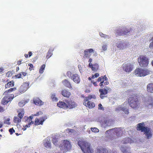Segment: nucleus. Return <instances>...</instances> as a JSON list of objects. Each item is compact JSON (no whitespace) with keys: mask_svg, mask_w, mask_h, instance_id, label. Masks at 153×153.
Wrapping results in <instances>:
<instances>
[{"mask_svg":"<svg viewBox=\"0 0 153 153\" xmlns=\"http://www.w3.org/2000/svg\"><path fill=\"white\" fill-rule=\"evenodd\" d=\"M138 95L134 94L128 99V102L130 106L132 108L136 109L139 107L140 103L138 100Z\"/></svg>","mask_w":153,"mask_h":153,"instance_id":"obj_1","label":"nucleus"},{"mask_svg":"<svg viewBox=\"0 0 153 153\" xmlns=\"http://www.w3.org/2000/svg\"><path fill=\"white\" fill-rule=\"evenodd\" d=\"M78 145L80 147L84 153H92L93 151L91 149L90 144L88 142L82 140H79Z\"/></svg>","mask_w":153,"mask_h":153,"instance_id":"obj_2","label":"nucleus"},{"mask_svg":"<svg viewBox=\"0 0 153 153\" xmlns=\"http://www.w3.org/2000/svg\"><path fill=\"white\" fill-rule=\"evenodd\" d=\"M144 123H141L137 125V130L141 131L142 132H144L147 138L149 139L152 137V134L151 132V129L147 127L143 126Z\"/></svg>","mask_w":153,"mask_h":153,"instance_id":"obj_3","label":"nucleus"},{"mask_svg":"<svg viewBox=\"0 0 153 153\" xmlns=\"http://www.w3.org/2000/svg\"><path fill=\"white\" fill-rule=\"evenodd\" d=\"M96 97L95 95H90L85 97L83 100V104L87 107L89 108H92L95 106V103L90 100L92 99H96Z\"/></svg>","mask_w":153,"mask_h":153,"instance_id":"obj_4","label":"nucleus"},{"mask_svg":"<svg viewBox=\"0 0 153 153\" xmlns=\"http://www.w3.org/2000/svg\"><path fill=\"white\" fill-rule=\"evenodd\" d=\"M152 73V71L148 69L137 68L134 71L135 75L137 76H144Z\"/></svg>","mask_w":153,"mask_h":153,"instance_id":"obj_5","label":"nucleus"},{"mask_svg":"<svg viewBox=\"0 0 153 153\" xmlns=\"http://www.w3.org/2000/svg\"><path fill=\"white\" fill-rule=\"evenodd\" d=\"M138 62L139 65L142 67H146L148 65L149 61L148 58L143 55L140 56L138 59Z\"/></svg>","mask_w":153,"mask_h":153,"instance_id":"obj_6","label":"nucleus"},{"mask_svg":"<svg viewBox=\"0 0 153 153\" xmlns=\"http://www.w3.org/2000/svg\"><path fill=\"white\" fill-rule=\"evenodd\" d=\"M59 147L61 150L64 151L69 150L71 148V145L70 142L67 140H64L63 143L60 145Z\"/></svg>","mask_w":153,"mask_h":153,"instance_id":"obj_7","label":"nucleus"},{"mask_svg":"<svg viewBox=\"0 0 153 153\" xmlns=\"http://www.w3.org/2000/svg\"><path fill=\"white\" fill-rule=\"evenodd\" d=\"M130 31L129 29H128L125 27H122L116 30V35L117 36H118L128 35Z\"/></svg>","mask_w":153,"mask_h":153,"instance_id":"obj_8","label":"nucleus"},{"mask_svg":"<svg viewBox=\"0 0 153 153\" xmlns=\"http://www.w3.org/2000/svg\"><path fill=\"white\" fill-rule=\"evenodd\" d=\"M113 131V133L114 134H116L117 136L118 137V136L120 135V133L121 131V129L120 128H112L111 129H109L107 130L105 132V134H109L108 132H111V131Z\"/></svg>","mask_w":153,"mask_h":153,"instance_id":"obj_9","label":"nucleus"},{"mask_svg":"<svg viewBox=\"0 0 153 153\" xmlns=\"http://www.w3.org/2000/svg\"><path fill=\"white\" fill-rule=\"evenodd\" d=\"M47 119L46 117H42L39 119L36 118L34 123L35 126L42 125L44 122Z\"/></svg>","mask_w":153,"mask_h":153,"instance_id":"obj_10","label":"nucleus"},{"mask_svg":"<svg viewBox=\"0 0 153 153\" xmlns=\"http://www.w3.org/2000/svg\"><path fill=\"white\" fill-rule=\"evenodd\" d=\"M11 95L13 96V98H11V99L10 98V96L9 94L7 95L4 97L1 100V103L3 105H5L10 101L13 99V94Z\"/></svg>","mask_w":153,"mask_h":153,"instance_id":"obj_11","label":"nucleus"},{"mask_svg":"<svg viewBox=\"0 0 153 153\" xmlns=\"http://www.w3.org/2000/svg\"><path fill=\"white\" fill-rule=\"evenodd\" d=\"M123 69L126 72H129L132 71L133 66L130 63H127L124 65L123 66Z\"/></svg>","mask_w":153,"mask_h":153,"instance_id":"obj_12","label":"nucleus"},{"mask_svg":"<svg viewBox=\"0 0 153 153\" xmlns=\"http://www.w3.org/2000/svg\"><path fill=\"white\" fill-rule=\"evenodd\" d=\"M29 84L27 83H24L21 86L19 89V92L20 93L25 92L28 88Z\"/></svg>","mask_w":153,"mask_h":153,"instance_id":"obj_13","label":"nucleus"},{"mask_svg":"<svg viewBox=\"0 0 153 153\" xmlns=\"http://www.w3.org/2000/svg\"><path fill=\"white\" fill-rule=\"evenodd\" d=\"M94 51L92 49H87L84 51V55L83 57L84 58H89L91 55V53Z\"/></svg>","mask_w":153,"mask_h":153,"instance_id":"obj_14","label":"nucleus"},{"mask_svg":"<svg viewBox=\"0 0 153 153\" xmlns=\"http://www.w3.org/2000/svg\"><path fill=\"white\" fill-rule=\"evenodd\" d=\"M65 102L67 106V108H72L76 106V105L75 102H72L71 100H65Z\"/></svg>","mask_w":153,"mask_h":153,"instance_id":"obj_15","label":"nucleus"},{"mask_svg":"<svg viewBox=\"0 0 153 153\" xmlns=\"http://www.w3.org/2000/svg\"><path fill=\"white\" fill-rule=\"evenodd\" d=\"M100 94V97L102 99L106 97V96L105 95L108 93V91L105 89H100L99 90Z\"/></svg>","mask_w":153,"mask_h":153,"instance_id":"obj_16","label":"nucleus"},{"mask_svg":"<svg viewBox=\"0 0 153 153\" xmlns=\"http://www.w3.org/2000/svg\"><path fill=\"white\" fill-rule=\"evenodd\" d=\"M73 81L76 83L78 84L80 81L79 76L77 74H73L72 76Z\"/></svg>","mask_w":153,"mask_h":153,"instance_id":"obj_17","label":"nucleus"},{"mask_svg":"<svg viewBox=\"0 0 153 153\" xmlns=\"http://www.w3.org/2000/svg\"><path fill=\"white\" fill-rule=\"evenodd\" d=\"M147 91L150 93H153V83L150 82L147 85Z\"/></svg>","mask_w":153,"mask_h":153,"instance_id":"obj_18","label":"nucleus"},{"mask_svg":"<svg viewBox=\"0 0 153 153\" xmlns=\"http://www.w3.org/2000/svg\"><path fill=\"white\" fill-rule=\"evenodd\" d=\"M33 102L36 105H43L44 103V102L38 97L33 99Z\"/></svg>","mask_w":153,"mask_h":153,"instance_id":"obj_19","label":"nucleus"},{"mask_svg":"<svg viewBox=\"0 0 153 153\" xmlns=\"http://www.w3.org/2000/svg\"><path fill=\"white\" fill-rule=\"evenodd\" d=\"M57 106L59 107L63 108L64 109L67 108V106L66 105L65 101V102L59 101L57 103Z\"/></svg>","mask_w":153,"mask_h":153,"instance_id":"obj_20","label":"nucleus"},{"mask_svg":"<svg viewBox=\"0 0 153 153\" xmlns=\"http://www.w3.org/2000/svg\"><path fill=\"white\" fill-rule=\"evenodd\" d=\"M107 150L105 148L99 147L97 148V153H108Z\"/></svg>","mask_w":153,"mask_h":153,"instance_id":"obj_21","label":"nucleus"},{"mask_svg":"<svg viewBox=\"0 0 153 153\" xmlns=\"http://www.w3.org/2000/svg\"><path fill=\"white\" fill-rule=\"evenodd\" d=\"M62 95L64 97L68 98L71 94V93L66 89L63 90L61 92Z\"/></svg>","mask_w":153,"mask_h":153,"instance_id":"obj_22","label":"nucleus"},{"mask_svg":"<svg viewBox=\"0 0 153 153\" xmlns=\"http://www.w3.org/2000/svg\"><path fill=\"white\" fill-rule=\"evenodd\" d=\"M62 82L63 85L70 89H72V87L70 82L67 79H64L62 81Z\"/></svg>","mask_w":153,"mask_h":153,"instance_id":"obj_23","label":"nucleus"},{"mask_svg":"<svg viewBox=\"0 0 153 153\" xmlns=\"http://www.w3.org/2000/svg\"><path fill=\"white\" fill-rule=\"evenodd\" d=\"M99 66L97 63H95L92 64L89 67L91 69V70L94 71H96L99 69Z\"/></svg>","mask_w":153,"mask_h":153,"instance_id":"obj_24","label":"nucleus"},{"mask_svg":"<svg viewBox=\"0 0 153 153\" xmlns=\"http://www.w3.org/2000/svg\"><path fill=\"white\" fill-rule=\"evenodd\" d=\"M133 140L129 137L123 139L121 141L122 144H124L128 143H133Z\"/></svg>","mask_w":153,"mask_h":153,"instance_id":"obj_25","label":"nucleus"},{"mask_svg":"<svg viewBox=\"0 0 153 153\" xmlns=\"http://www.w3.org/2000/svg\"><path fill=\"white\" fill-rule=\"evenodd\" d=\"M14 83L13 80H12L8 82L7 84L5 85V87L6 88H10L14 86Z\"/></svg>","mask_w":153,"mask_h":153,"instance_id":"obj_26","label":"nucleus"},{"mask_svg":"<svg viewBox=\"0 0 153 153\" xmlns=\"http://www.w3.org/2000/svg\"><path fill=\"white\" fill-rule=\"evenodd\" d=\"M120 150L123 153H130V149L129 148H127L125 149L124 147H122Z\"/></svg>","mask_w":153,"mask_h":153,"instance_id":"obj_27","label":"nucleus"},{"mask_svg":"<svg viewBox=\"0 0 153 153\" xmlns=\"http://www.w3.org/2000/svg\"><path fill=\"white\" fill-rule=\"evenodd\" d=\"M34 124V122L33 121H31L29 123H28V124L26 125L25 126H23L24 128H22V130L23 131H25L26 129L27 128H29L30 127V126L32 124Z\"/></svg>","mask_w":153,"mask_h":153,"instance_id":"obj_28","label":"nucleus"},{"mask_svg":"<svg viewBox=\"0 0 153 153\" xmlns=\"http://www.w3.org/2000/svg\"><path fill=\"white\" fill-rule=\"evenodd\" d=\"M24 111L23 109H22L21 110L20 112H19L18 114V117H20L21 119H22L23 116H24Z\"/></svg>","mask_w":153,"mask_h":153,"instance_id":"obj_29","label":"nucleus"},{"mask_svg":"<svg viewBox=\"0 0 153 153\" xmlns=\"http://www.w3.org/2000/svg\"><path fill=\"white\" fill-rule=\"evenodd\" d=\"M44 145L46 148H49L51 147V142L49 141H46L44 142Z\"/></svg>","mask_w":153,"mask_h":153,"instance_id":"obj_30","label":"nucleus"},{"mask_svg":"<svg viewBox=\"0 0 153 153\" xmlns=\"http://www.w3.org/2000/svg\"><path fill=\"white\" fill-rule=\"evenodd\" d=\"M16 89V88H11L9 89L6 91L4 93V94H7L8 93L12 92L13 91H15Z\"/></svg>","mask_w":153,"mask_h":153,"instance_id":"obj_31","label":"nucleus"},{"mask_svg":"<svg viewBox=\"0 0 153 153\" xmlns=\"http://www.w3.org/2000/svg\"><path fill=\"white\" fill-rule=\"evenodd\" d=\"M45 67V64H43L41 66L39 71L40 74H42L43 73Z\"/></svg>","mask_w":153,"mask_h":153,"instance_id":"obj_32","label":"nucleus"},{"mask_svg":"<svg viewBox=\"0 0 153 153\" xmlns=\"http://www.w3.org/2000/svg\"><path fill=\"white\" fill-rule=\"evenodd\" d=\"M21 120V119L20 117H15L13 119V122L15 123H20Z\"/></svg>","mask_w":153,"mask_h":153,"instance_id":"obj_33","label":"nucleus"},{"mask_svg":"<svg viewBox=\"0 0 153 153\" xmlns=\"http://www.w3.org/2000/svg\"><path fill=\"white\" fill-rule=\"evenodd\" d=\"M53 51V49L51 50H49L47 54V55L46 56V58L48 59L52 55V52Z\"/></svg>","mask_w":153,"mask_h":153,"instance_id":"obj_34","label":"nucleus"},{"mask_svg":"<svg viewBox=\"0 0 153 153\" xmlns=\"http://www.w3.org/2000/svg\"><path fill=\"white\" fill-rule=\"evenodd\" d=\"M51 97L53 101H57L58 100V99L56 97L55 94H51Z\"/></svg>","mask_w":153,"mask_h":153,"instance_id":"obj_35","label":"nucleus"},{"mask_svg":"<svg viewBox=\"0 0 153 153\" xmlns=\"http://www.w3.org/2000/svg\"><path fill=\"white\" fill-rule=\"evenodd\" d=\"M52 143L55 146L57 145V142H58L57 139L56 138H53L52 140Z\"/></svg>","mask_w":153,"mask_h":153,"instance_id":"obj_36","label":"nucleus"},{"mask_svg":"<svg viewBox=\"0 0 153 153\" xmlns=\"http://www.w3.org/2000/svg\"><path fill=\"white\" fill-rule=\"evenodd\" d=\"M91 130L92 132L94 133H98L99 132V130L96 127L91 128Z\"/></svg>","mask_w":153,"mask_h":153,"instance_id":"obj_37","label":"nucleus"},{"mask_svg":"<svg viewBox=\"0 0 153 153\" xmlns=\"http://www.w3.org/2000/svg\"><path fill=\"white\" fill-rule=\"evenodd\" d=\"M32 55V52L31 51H29L28 52V55L27 54H25L24 56L26 58H27L28 57H30Z\"/></svg>","mask_w":153,"mask_h":153,"instance_id":"obj_38","label":"nucleus"},{"mask_svg":"<svg viewBox=\"0 0 153 153\" xmlns=\"http://www.w3.org/2000/svg\"><path fill=\"white\" fill-rule=\"evenodd\" d=\"M10 120V119L9 118H8L6 119L5 121L4 122V123L8 125H10V123L9 122Z\"/></svg>","mask_w":153,"mask_h":153,"instance_id":"obj_39","label":"nucleus"},{"mask_svg":"<svg viewBox=\"0 0 153 153\" xmlns=\"http://www.w3.org/2000/svg\"><path fill=\"white\" fill-rule=\"evenodd\" d=\"M43 114V113L41 111H39L37 112L36 114H33V115L34 116H38L39 115H42Z\"/></svg>","mask_w":153,"mask_h":153,"instance_id":"obj_40","label":"nucleus"},{"mask_svg":"<svg viewBox=\"0 0 153 153\" xmlns=\"http://www.w3.org/2000/svg\"><path fill=\"white\" fill-rule=\"evenodd\" d=\"M99 76V74L98 73H96L94 75H92V78L94 79L95 78H97Z\"/></svg>","mask_w":153,"mask_h":153,"instance_id":"obj_41","label":"nucleus"},{"mask_svg":"<svg viewBox=\"0 0 153 153\" xmlns=\"http://www.w3.org/2000/svg\"><path fill=\"white\" fill-rule=\"evenodd\" d=\"M117 47L118 48L120 49H122L124 48V46H123V44L121 43L118 44L117 45Z\"/></svg>","mask_w":153,"mask_h":153,"instance_id":"obj_42","label":"nucleus"},{"mask_svg":"<svg viewBox=\"0 0 153 153\" xmlns=\"http://www.w3.org/2000/svg\"><path fill=\"white\" fill-rule=\"evenodd\" d=\"M12 74L10 71H8L6 74V76L8 77H10L12 76Z\"/></svg>","mask_w":153,"mask_h":153,"instance_id":"obj_43","label":"nucleus"},{"mask_svg":"<svg viewBox=\"0 0 153 153\" xmlns=\"http://www.w3.org/2000/svg\"><path fill=\"white\" fill-rule=\"evenodd\" d=\"M10 134H12L13 132H15V131L13 128H10L9 130Z\"/></svg>","mask_w":153,"mask_h":153,"instance_id":"obj_44","label":"nucleus"},{"mask_svg":"<svg viewBox=\"0 0 153 153\" xmlns=\"http://www.w3.org/2000/svg\"><path fill=\"white\" fill-rule=\"evenodd\" d=\"M66 131H68V133H73L74 131L73 129H67Z\"/></svg>","mask_w":153,"mask_h":153,"instance_id":"obj_45","label":"nucleus"},{"mask_svg":"<svg viewBox=\"0 0 153 153\" xmlns=\"http://www.w3.org/2000/svg\"><path fill=\"white\" fill-rule=\"evenodd\" d=\"M98 109L100 110H104V108L102 106V105L101 103H100L98 105Z\"/></svg>","mask_w":153,"mask_h":153,"instance_id":"obj_46","label":"nucleus"},{"mask_svg":"<svg viewBox=\"0 0 153 153\" xmlns=\"http://www.w3.org/2000/svg\"><path fill=\"white\" fill-rule=\"evenodd\" d=\"M99 34H100V36H101V37H103L105 38H107V37L108 36L107 35L104 34L102 33H100Z\"/></svg>","mask_w":153,"mask_h":153,"instance_id":"obj_47","label":"nucleus"},{"mask_svg":"<svg viewBox=\"0 0 153 153\" xmlns=\"http://www.w3.org/2000/svg\"><path fill=\"white\" fill-rule=\"evenodd\" d=\"M152 42H151L149 45V47L152 49H153V37H152Z\"/></svg>","mask_w":153,"mask_h":153,"instance_id":"obj_48","label":"nucleus"},{"mask_svg":"<svg viewBox=\"0 0 153 153\" xmlns=\"http://www.w3.org/2000/svg\"><path fill=\"white\" fill-rule=\"evenodd\" d=\"M28 66L30 67L29 68V69L30 71L31 70H32V68L33 67V65L31 63L28 64Z\"/></svg>","mask_w":153,"mask_h":153,"instance_id":"obj_49","label":"nucleus"},{"mask_svg":"<svg viewBox=\"0 0 153 153\" xmlns=\"http://www.w3.org/2000/svg\"><path fill=\"white\" fill-rule=\"evenodd\" d=\"M92 61V59L91 58H90L89 59L88 62H89V64L88 65V66L89 67L90 66H91V65L92 64L91 63V62Z\"/></svg>","mask_w":153,"mask_h":153,"instance_id":"obj_50","label":"nucleus"},{"mask_svg":"<svg viewBox=\"0 0 153 153\" xmlns=\"http://www.w3.org/2000/svg\"><path fill=\"white\" fill-rule=\"evenodd\" d=\"M102 78L103 79L102 80H104V81H107L108 79L105 75L104 76H102Z\"/></svg>","mask_w":153,"mask_h":153,"instance_id":"obj_51","label":"nucleus"},{"mask_svg":"<svg viewBox=\"0 0 153 153\" xmlns=\"http://www.w3.org/2000/svg\"><path fill=\"white\" fill-rule=\"evenodd\" d=\"M18 105L20 107H22L24 105V104L23 102H20L18 103Z\"/></svg>","mask_w":153,"mask_h":153,"instance_id":"obj_52","label":"nucleus"},{"mask_svg":"<svg viewBox=\"0 0 153 153\" xmlns=\"http://www.w3.org/2000/svg\"><path fill=\"white\" fill-rule=\"evenodd\" d=\"M4 110H5L4 108L1 106H0V112H4Z\"/></svg>","mask_w":153,"mask_h":153,"instance_id":"obj_53","label":"nucleus"},{"mask_svg":"<svg viewBox=\"0 0 153 153\" xmlns=\"http://www.w3.org/2000/svg\"><path fill=\"white\" fill-rule=\"evenodd\" d=\"M22 76V74H18L16 75V77L18 78H21Z\"/></svg>","mask_w":153,"mask_h":153,"instance_id":"obj_54","label":"nucleus"},{"mask_svg":"<svg viewBox=\"0 0 153 153\" xmlns=\"http://www.w3.org/2000/svg\"><path fill=\"white\" fill-rule=\"evenodd\" d=\"M66 75L70 77L71 76V73L70 71H68Z\"/></svg>","mask_w":153,"mask_h":153,"instance_id":"obj_55","label":"nucleus"},{"mask_svg":"<svg viewBox=\"0 0 153 153\" xmlns=\"http://www.w3.org/2000/svg\"><path fill=\"white\" fill-rule=\"evenodd\" d=\"M33 115V114H32L31 116H30L28 118V119H29L30 121H32V120L33 118V117L34 116Z\"/></svg>","mask_w":153,"mask_h":153,"instance_id":"obj_56","label":"nucleus"},{"mask_svg":"<svg viewBox=\"0 0 153 153\" xmlns=\"http://www.w3.org/2000/svg\"><path fill=\"white\" fill-rule=\"evenodd\" d=\"M104 82V80H102V81H101L99 85L101 86V87H103V84Z\"/></svg>","mask_w":153,"mask_h":153,"instance_id":"obj_57","label":"nucleus"},{"mask_svg":"<svg viewBox=\"0 0 153 153\" xmlns=\"http://www.w3.org/2000/svg\"><path fill=\"white\" fill-rule=\"evenodd\" d=\"M37 59L38 57L37 56H36L34 58L32 59V62H34Z\"/></svg>","mask_w":153,"mask_h":153,"instance_id":"obj_58","label":"nucleus"},{"mask_svg":"<svg viewBox=\"0 0 153 153\" xmlns=\"http://www.w3.org/2000/svg\"><path fill=\"white\" fill-rule=\"evenodd\" d=\"M124 111L125 112V113L126 114H128L129 113L128 110L127 109H125L124 110Z\"/></svg>","mask_w":153,"mask_h":153,"instance_id":"obj_59","label":"nucleus"},{"mask_svg":"<svg viewBox=\"0 0 153 153\" xmlns=\"http://www.w3.org/2000/svg\"><path fill=\"white\" fill-rule=\"evenodd\" d=\"M102 49L104 51H105L107 49V46L106 45H103L102 46Z\"/></svg>","mask_w":153,"mask_h":153,"instance_id":"obj_60","label":"nucleus"},{"mask_svg":"<svg viewBox=\"0 0 153 153\" xmlns=\"http://www.w3.org/2000/svg\"><path fill=\"white\" fill-rule=\"evenodd\" d=\"M91 82L93 83V84H94V85L95 86H97V83L96 82H94L92 80L91 81Z\"/></svg>","mask_w":153,"mask_h":153,"instance_id":"obj_61","label":"nucleus"},{"mask_svg":"<svg viewBox=\"0 0 153 153\" xmlns=\"http://www.w3.org/2000/svg\"><path fill=\"white\" fill-rule=\"evenodd\" d=\"M102 76H101L100 77H99L98 79H97V81L98 82H100L101 81H101L102 80Z\"/></svg>","mask_w":153,"mask_h":153,"instance_id":"obj_62","label":"nucleus"},{"mask_svg":"<svg viewBox=\"0 0 153 153\" xmlns=\"http://www.w3.org/2000/svg\"><path fill=\"white\" fill-rule=\"evenodd\" d=\"M21 74H22V75L24 76H26L27 75V73H26V72H21Z\"/></svg>","mask_w":153,"mask_h":153,"instance_id":"obj_63","label":"nucleus"},{"mask_svg":"<svg viewBox=\"0 0 153 153\" xmlns=\"http://www.w3.org/2000/svg\"><path fill=\"white\" fill-rule=\"evenodd\" d=\"M22 60H19L17 62V65H20L22 63Z\"/></svg>","mask_w":153,"mask_h":153,"instance_id":"obj_64","label":"nucleus"}]
</instances>
